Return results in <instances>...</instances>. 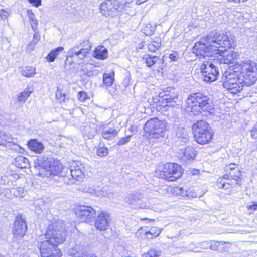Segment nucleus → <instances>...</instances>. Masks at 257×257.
<instances>
[{"label": "nucleus", "mask_w": 257, "mask_h": 257, "mask_svg": "<svg viewBox=\"0 0 257 257\" xmlns=\"http://www.w3.org/2000/svg\"><path fill=\"white\" fill-rule=\"evenodd\" d=\"M231 44L227 35L223 33L212 31L207 36L202 38V40L195 43L192 52L199 58L212 56L217 53L219 48L225 51L230 48Z\"/></svg>", "instance_id": "obj_1"}, {"label": "nucleus", "mask_w": 257, "mask_h": 257, "mask_svg": "<svg viewBox=\"0 0 257 257\" xmlns=\"http://www.w3.org/2000/svg\"><path fill=\"white\" fill-rule=\"evenodd\" d=\"M65 227L61 223H55L48 226L44 234L46 240L39 244L41 257H48L49 254L58 250L57 245L65 240Z\"/></svg>", "instance_id": "obj_2"}, {"label": "nucleus", "mask_w": 257, "mask_h": 257, "mask_svg": "<svg viewBox=\"0 0 257 257\" xmlns=\"http://www.w3.org/2000/svg\"><path fill=\"white\" fill-rule=\"evenodd\" d=\"M186 110L188 112L198 115L200 109L210 114L215 112L214 104L210 98L202 93L191 94L186 101Z\"/></svg>", "instance_id": "obj_3"}, {"label": "nucleus", "mask_w": 257, "mask_h": 257, "mask_svg": "<svg viewBox=\"0 0 257 257\" xmlns=\"http://www.w3.org/2000/svg\"><path fill=\"white\" fill-rule=\"evenodd\" d=\"M37 166L40 167L39 174L43 177H51L59 175L62 171V165L57 160L40 156L35 160Z\"/></svg>", "instance_id": "obj_4"}, {"label": "nucleus", "mask_w": 257, "mask_h": 257, "mask_svg": "<svg viewBox=\"0 0 257 257\" xmlns=\"http://www.w3.org/2000/svg\"><path fill=\"white\" fill-rule=\"evenodd\" d=\"M231 70L237 71L247 80V85H251L257 80V64L250 60L240 61L230 67Z\"/></svg>", "instance_id": "obj_5"}, {"label": "nucleus", "mask_w": 257, "mask_h": 257, "mask_svg": "<svg viewBox=\"0 0 257 257\" xmlns=\"http://www.w3.org/2000/svg\"><path fill=\"white\" fill-rule=\"evenodd\" d=\"M237 71L231 70L230 68L225 73L223 86L232 94L240 92L244 85H247V80L244 76L237 74Z\"/></svg>", "instance_id": "obj_6"}, {"label": "nucleus", "mask_w": 257, "mask_h": 257, "mask_svg": "<svg viewBox=\"0 0 257 257\" xmlns=\"http://www.w3.org/2000/svg\"><path fill=\"white\" fill-rule=\"evenodd\" d=\"M144 131L149 133L150 139L158 140L165 137L166 124L157 118H152L146 122L144 126Z\"/></svg>", "instance_id": "obj_7"}, {"label": "nucleus", "mask_w": 257, "mask_h": 257, "mask_svg": "<svg viewBox=\"0 0 257 257\" xmlns=\"http://www.w3.org/2000/svg\"><path fill=\"white\" fill-rule=\"evenodd\" d=\"M192 130L194 138L198 144H207L212 138L213 132L205 121H198L192 126Z\"/></svg>", "instance_id": "obj_8"}, {"label": "nucleus", "mask_w": 257, "mask_h": 257, "mask_svg": "<svg viewBox=\"0 0 257 257\" xmlns=\"http://www.w3.org/2000/svg\"><path fill=\"white\" fill-rule=\"evenodd\" d=\"M123 5L117 0H105L100 6V12L106 17H115L119 15Z\"/></svg>", "instance_id": "obj_9"}, {"label": "nucleus", "mask_w": 257, "mask_h": 257, "mask_svg": "<svg viewBox=\"0 0 257 257\" xmlns=\"http://www.w3.org/2000/svg\"><path fill=\"white\" fill-rule=\"evenodd\" d=\"M183 172L181 166L174 163L167 164L161 171L160 177L169 181H174L181 177Z\"/></svg>", "instance_id": "obj_10"}, {"label": "nucleus", "mask_w": 257, "mask_h": 257, "mask_svg": "<svg viewBox=\"0 0 257 257\" xmlns=\"http://www.w3.org/2000/svg\"><path fill=\"white\" fill-rule=\"evenodd\" d=\"M201 78L207 83L217 80L219 72L210 61H204L201 66Z\"/></svg>", "instance_id": "obj_11"}, {"label": "nucleus", "mask_w": 257, "mask_h": 257, "mask_svg": "<svg viewBox=\"0 0 257 257\" xmlns=\"http://www.w3.org/2000/svg\"><path fill=\"white\" fill-rule=\"evenodd\" d=\"M87 55L82 49L77 45L70 48L67 52V57L65 62V66H70L73 63L80 65L84 62V59Z\"/></svg>", "instance_id": "obj_12"}, {"label": "nucleus", "mask_w": 257, "mask_h": 257, "mask_svg": "<svg viewBox=\"0 0 257 257\" xmlns=\"http://www.w3.org/2000/svg\"><path fill=\"white\" fill-rule=\"evenodd\" d=\"M178 94L174 88L167 87V90L159 94V102L163 106L174 107L178 101Z\"/></svg>", "instance_id": "obj_13"}, {"label": "nucleus", "mask_w": 257, "mask_h": 257, "mask_svg": "<svg viewBox=\"0 0 257 257\" xmlns=\"http://www.w3.org/2000/svg\"><path fill=\"white\" fill-rule=\"evenodd\" d=\"M27 231V226L25 217L21 214H18L14 219L12 232L15 238L23 237Z\"/></svg>", "instance_id": "obj_14"}, {"label": "nucleus", "mask_w": 257, "mask_h": 257, "mask_svg": "<svg viewBox=\"0 0 257 257\" xmlns=\"http://www.w3.org/2000/svg\"><path fill=\"white\" fill-rule=\"evenodd\" d=\"M95 213V211L92 207L85 206H80L76 212V215L82 221L88 223L92 222Z\"/></svg>", "instance_id": "obj_15"}, {"label": "nucleus", "mask_w": 257, "mask_h": 257, "mask_svg": "<svg viewBox=\"0 0 257 257\" xmlns=\"http://www.w3.org/2000/svg\"><path fill=\"white\" fill-rule=\"evenodd\" d=\"M110 220L109 215L105 211L98 214L94 222L95 227L99 231H105L109 227Z\"/></svg>", "instance_id": "obj_16"}, {"label": "nucleus", "mask_w": 257, "mask_h": 257, "mask_svg": "<svg viewBox=\"0 0 257 257\" xmlns=\"http://www.w3.org/2000/svg\"><path fill=\"white\" fill-rule=\"evenodd\" d=\"M85 167L80 162H74L70 166V173L73 179L80 181L84 177Z\"/></svg>", "instance_id": "obj_17"}, {"label": "nucleus", "mask_w": 257, "mask_h": 257, "mask_svg": "<svg viewBox=\"0 0 257 257\" xmlns=\"http://www.w3.org/2000/svg\"><path fill=\"white\" fill-rule=\"evenodd\" d=\"M68 254L74 257H96L94 254L86 252L82 246L76 245L68 250Z\"/></svg>", "instance_id": "obj_18"}, {"label": "nucleus", "mask_w": 257, "mask_h": 257, "mask_svg": "<svg viewBox=\"0 0 257 257\" xmlns=\"http://www.w3.org/2000/svg\"><path fill=\"white\" fill-rule=\"evenodd\" d=\"M146 66L151 67L156 64H159L163 62V60L159 56H154L150 54H146L143 57Z\"/></svg>", "instance_id": "obj_19"}, {"label": "nucleus", "mask_w": 257, "mask_h": 257, "mask_svg": "<svg viewBox=\"0 0 257 257\" xmlns=\"http://www.w3.org/2000/svg\"><path fill=\"white\" fill-rule=\"evenodd\" d=\"M237 56V54L236 52L231 51H225L222 55L220 56V58H219L220 61L221 63L230 64L233 63Z\"/></svg>", "instance_id": "obj_20"}, {"label": "nucleus", "mask_w": 257, "mask_h": 257, "mask_svg": "<svg viewBox=\"0 0 257 257\" xmlns=\"http://www.w3.org/2000/svg\"><path fill=\"white\" fill-rule=\"evenodd\" d=\"M196 157V151L192 147L188 146L184 150L183 155L182 157L183 161L186 163L190 162Z\"/></svg>", "instance_id": "obj_21"}, {"label": "nucleus", "mask_w": 257, "mask_h": 257, "mask_svg": "<svg viewBox=\"0 0 257 257\" xmlns=\"http://www.w3.org/2000/svg\"><path fill=\"white\" fill-rule=\"evenodd\" d=\"M93 57L100 60H105L108 57L107 49L103 46H98L93 52Z\"/></svg>", "instance_id": "obj_22"}, {"label": "nucleus", "mask_w": 257, "mask_h": 257, "mask_svg": "<svg viewBox=\"0 0 257 257\" xmlns=\"http://www.w3.org/2000/svg\"><path fill=\"white\" fill-rule=\"evenodd\" d=\"M28 146L29 148L37 153H41L43 152L44 149L43 144L38 142L35 139H31L28 143Z\"/></svg>", "instance_id": "obj_23"}, {"label": "nucleus", "mask_w": 257, "mask_h": 257, "mask_svg": "<svg viewBox=\"0 0 257 257\" xmlns=\"http://www.w3.org/2000/svg\"><path fill=\"white\" fill-rule=\"evenodd\" d=\"M176 136L177 141L186 144L188 141V133L183 127H179L176 130Z\"/></svg>", "instance_id": "obj_24"}, {"label": "nucleus", "mask_w": 257, "mask_h": 257, "mask_svg": "<svg viewBox=\"0 0 257 257\" xmlns=\"http://www.w3.org/2000/svg\"><path fill=\"white\" fill-rule=\"evenodd\" d=\"M31 91L25 90L24 91L19 93L16 98V104L18 107H21L26 101V100L30 96Z\"/></svg>", "instance_id": "obj_25"}, {"label": "nucleus", "mask_w": 257, "mask_h": 257, "mask_svg": "<svg viewBox=\"0 0 257 257\" xmlns=\"http://www.w3.org/2000/svg\"><path fill=\"white\" fill-rule=\"evenodd\" d=\"M14 164L17 168L23 169L29 166V160L23 156H18L15 159Z\"/></svg>", "instance_id": "obj_26"}, {"label": "nucleus", "mask_w": 257, "mask_h": 257, "mask_svg": "<svg viewBox=\"0 0 257 257\" xmlns=\"http://www.w3.org/2000/svg\"><path fill=\"white\" fill-rule=\"evenodd\" d=\"M117 131L114 128L109 127L108 129H104L102 132V137L106 140L113 139L117 135Z\"/></svg>", "instance_id": "obj_27"}, {"label": "nucleus", "mask_w": 257, "mask_h": 257, "mask_svg": "<svg viewBox=\"0 0 257 257\" xmlns=\"http://www.w3.org/2000/svg\"><path fill=\"white\" fill-rule=\"evenodd\" d=\"M14 139L11 135L6 134L5 133L0 131V146H6L8 143H13Z\"/></svg>", "instance_id": "obj_28"}, {"label": "nucleus", "mask_w": 257, "mask_h": 257, "mask_svg": "<svg viewBox=\"0 0 257 257\" xmlns=\"http://www.w3.org/2000/svg\"><path fill=\"white\" fill-rule=\"evenodd\" d=\"M76 45L82 49V51L85 52L87 55L92 47L90 42L88 40L80 41L79 43Z\"/></svg>", "instance_id": "obj_29"}, {"label": "nucleus", "mask_w": 257, "mask_h": 257, "mask_svg": "<svg viewBox=\"0 0 257 257\" xmlns=\"http://www.w3.org/2000/svg\"><path fill=\"white\" fill-rule=\"evenodd\" d=\"M161 45V40L160 38H158L156 40L151 41L149 42L148 44V48L150 51L155 52L156 50L159 49Z\"/></svg>", "instance_id": "obj_30"}, {"label": "nucleus", "mask_w": 257, "mask_h": 257, "mask_svg": "<svg viewBox=\"0 0 257 257\" xmlns=\"http://www.w3.org/2000/svg\"><path fill=\"white\" fill-rule=\"evenodd\" d=\"M63 47H59L53 49L47 56L46 58L49 62H53L59 53L63 50Z\"/></svg>", "instance_id": "obj_31"}, {"label": "nucleus", "mask_w": 257, "mask_h": 257, "mask_svg": "<svg viewBox=\"0 0 257 257\" xmlns=\"http://www.w3.org/2000/svg\"><path fill=\"white\" fill-rule=\"evenodd\" d=\"M162 231L163 229L154 227H152L149 231L146 232V234L148 238L152 239L158 236Z\"/></svg>", "instance_id": "obj_32"}, {"label": "nucleus", "mask_w": 257, "mask_h": 257, "mask_svg": "<svg viewBox=\"0 0 257 257\" xmlns=\"http://www.w3.org/2000/svg\"><path fill=\"white\" fill-rule=\"evenodd\" d=\"M21 74L24 76L31 77L35 74V68L32 66H26L22 69Z\"/></svg>", "instance_id": "obj_33"}, {"label": "nucleus", "mask_w": 257, "mask_h": 257, "mask_svg": "<svg viewBox=\"0 0 257 257\" xmlns=\"http://www.w3.org/2000/svg\"><path fill=\"white\" fill-rule=\"evenodd\" d=\"M103 81L106 86H110L113 83L114 78L111 74L105 73L103 75Z\"/></svg>", "instance_id": "obj_34"}, {"label": "nucleus", "mask_w": 257, "mask_h": 257, "mask_svg": "<svg viewBox=\"0 0 257 257\" xmlns=\"http://www.w3.org/2000/svg\"><path fill=\"white\" fill-rule=\"evenodd\" d=\"M138 197L139 196L137 195L130 194L125 198V202L132 205L134 208Z\"/></svg>", "instance_id": "obj_35"}, {"label": "nucleus", "mask_w": 257, "mask_h": 257, "mask_svg": "<svg viewBox=\"0 0 257 257\" xmlns=\"http://www.w3.org/2000/svg\"><path fill=\"white\" fill-rule=\"evenodd\" d=\"M136 202L135 204L134 208L135 209H146L148 208L147 205L142 199H141L139 197L138 198L137 200H136Z\"/></svg>", "instance_id": "obj_36"}, {"label": "nucleus", "mask_w": 257, "mask_h": 257, "mask_svg": "<svg viewBox=\"0 0 257 257\" xmlns=\"http://www.w3.org/2000/svg\"><path fill=\"white\" fill-rule=\"evenodd\" d=\"M161 251L155 249L150 250L146 254V257H159L161 255Z\"/></svg>", "instance_id": "obj_37"}, {"label": "nucleus", "mask_w": 257, "mask_h": 257, "mask_svg": "<svg viewBox=\"0 0 257 257\" xmlns=\"http://www.w3.org/2000/svg\"><path fill=\"white\" fill-rule=\"evenodd\" d=\"M108 154V150L106 147L99 148L97 151V155L100 157H103Z\"/></svg>", "instance_id": "obj_38"}, {"label": "nucleus", "mask_w": 257, "mask_h": 257, "mask_svg": "<svg viewBox=\"0 0 257 257\" xmlns=\"http://www.w3.org/2000/svg\"><path fill=\"white\" fill-rule=\"evenodd\" d=\"M132 135H128L125 137H123L121 138L119 141L117 143V145L119 146H122L126 144H127L128 142H129L131 140V139L132 137Z\"/></svg>", "instance_id": "obj_39"}, {"label": "nucleus", "mask_w": 257, "mask_h": 257, "mask_svg": "<svg viewBox=\"0 0 257 257\" xmlns=\"http://www.w3.org/2000/svg\"><path fill=\"white\" fill-rule=\"evenodd\" d=\"M174 191L177 194L182 196L188 195L187 191L184 190L182 187H176L174 189Z\"/></svg>", "instance_id": "obj_40"}, {"label": "nucleus", "mask_w": 257, "mask_h": 257, "mask_svg": "<svg viewBox=\"0 0 257 257\" xmlns=\"http://www.w3.org/2000/svg\"><path fill=\"white\" fill-rule=\"evenodd\" d=\"M35 33L33 35V40L30 42V44L34 45H36L38 42L39 41L40 36L39 33L38 31L36 30L34 31Z\"/></svg>", "instance_id": "obj_41"}, {"label": "nucleus", "mask_w": 257, "mask_h": 257, "mask_svg": "<svg viewBox=\"0 0 257 257\" xmlns=\"http://www.w3.org/2000/svg\"><path fill=\"white\" fill-rule=\"evenodd\" d=\"M169 58L173 61H176L179 58V53L177 51H173L169 55Z\"/></svg>", "instance_id": "obj_42"}, {"label": "nucleus", "mask_w": 257, "mask_h": 257, "mask_svg": "<svg viewBox=\"0 0 257 257\" xmlns=\"http://www.w3.org/2000/svg\"><path fill=\"white\" fill-rule=\"evenodd\" d=\"M78 99L81 102H84L87 99V94L84 91L79 92Z\"/></svg>", "instance_id": "obj_43"}, {"label": "nucleus", "mask_w": 257, "mask_h": 257, "mask_svg": "<svg viewBox=\"0 0 257 257\" xmlns=\"http://www.w3.org/2000/svg\"><path fill=\"white\" fill-rule=\"evenodd\" d=\"M32 29L34 31H36L38 29L37 26L38 24V20L35 17L33 19L30 20Z\"/></svg>", "instance_id": "obj_44"}, {"label": "nucleus", "mask_w": 257, "mask_h": 257, "mask_svg": "<svg viewBox=\"0 0 257 257\" xmlns=\"http://www.w3.org/2000/svg\"><path fill=\"white\" fill-rule=\"evenodd\" d=\"M9 15V12L8 10L5 9H1L0 10V17L2 19H7Z\"/></svg>", "instance_id": "obj_45"}, {"label": "nucleus", "mask_w": 257, "mask_h": 257, "mask_svg": "<svg viewBox=\"0 0 257 257\" xmlns=\"http://www.w3.org/2000/svg\"><path fill=\"white\" fill-rule=\"evenodd\" d=\"M220 243L217 241H213L210 245V249L212 250H217L219 249V246Z\"/></svg>", "instance_id": "obj_46"}, {"label": "nucleus", "mask_w": 257, "mask_h": 257, "mask_svg": "<svg viewBox=\"0 0 257 257\" xmlns=\"http://www.w3.org/2000/svg\"><path fill=\"white\" fill-rule=\"evenodd\" d=\"M28 1L30 3L36 7H39L41 4V0H29Z\"/></svg>", "instance_id": "obj_47"}, {"label": "nucleus", "mask_w": 257, "mask_h": 257, "mask_svg": "<svg viewBox=\"0 0 257 257\" xmlns=\"http://www.w3.org/2000/svg\"><path fill=\"white\" fill-rule=\"evenodd\" d=\"M251 136L254 139H257V128H255V126L251 131Z\"/></svg>", "instance_id": "obj_48"}, {"label": "nucleus", "mask_w": 257, "mask_h": 257, "mask_svg": "<svg viewBox=\"0 0 257 257\" xmlns=\"http://www.w3.org/2000/svg\"><path fill=\"white\" fill-rule=\"evenodd\" d=\"M218 183L222 184L223 186H226L227 185H230V183H226L223 178H219L217 180Z\"/></svg>", "instance_id": "obj_49"}, {"label": "nucleus", "mask_w": 257, "mask_h": 257, "mask_svg": "<svg viewBox=\"0 0 257 257\" xmlns=\"http://www.w3.org/2000/svg\"><path fill=\"white\" fill-rule=\"evenodd\" d=\"M200 246L203 249H208L209 247L210 248V244L207 242H204L201 243Z\"/></svg>", "instance_id": "obj_50"}, {"label": "nucleus", "mask_w": 257, "mask_h": 257, "mask_svg": "<svg viewBox=\"0 0 257 257\" xmlns=\"http://www.w3.org/2000/svg\"><path fill=\"white\" fill-rule=\"evenodd\" d=\"M27 15L30 20L35 18L34 14L31 10H29L27 11Z\"/></svg>", "instance_id": "obj_51"}, {"label": "nucleus", "mask_w": 257, "mask_h": 257, "mask_svg": "<svg viewBox=\"0 0 257 257\" xmlns=\"http://www.w3.org/2000/svg\"><path fill=\"white\" fill-rule=\"evenodd\" d=\"M248 209L252 210H257V203L254 202L253 205L248 206Z\"/></svg>", "instance_id": "obj_52"}, {"label": "nucleus", "mask_w": 257, "mask_h": 257, "mask_svg": "<svg viewBox=\"0 0 257 257\" xmlns=\"http://www.w3.org/2000/svg\"><path fill=\"white\" fill-rule=\"evenodd\" d=\"M240 175V171H238V175H231L230 176V177H231V179H234L235 180H238L240 178V177H239Z\"/></svg>", "instance_id": "obj_53"}, {"label": "nucleus", "mask_w": 257, "mask_h": 257, "mask_svg": "<svg viewBox=\"0 0 257 257\" xmlns=\"http://www.w3.org/2000/svg\"><path fill=\"white\" fill-rule=\"evenodd\" d=\"M145 33L146 34V35H151L154 33V28H153V29H151L150 30V31H147V27H146V29L145 30Z\"/></svg>", "instance_id": "obj_54"}, {"label": "nucleus", "mask_w": 257, "mask_h": 257, "mask_svg": "<svg viewBox=\"0 0 257 257\" xmlns=\"http://www.w3.org/2000/svg\"><path fill=\"white\" fill-rule=\"evenodd\" d=\"M231 175V174H225L223 176V178L224 179V180H230V179H231V177H230V176Z\"/></svg>", "instance_id": "obj_55"}, {"label": "nucleus", "mask_w": 257, "mask_h": 257, "mask_svg": "<svg viewBox=\"0 0 257 257\" xmlns=\"http://www.w3.org/2000/svg\"><path fill=\"white\" fill-rule=\"evenodd\" d=\"M129 130L131 132H137V128L135 126H133V125H132L130 128H129Z\"/></svg>", "instance_id": "obj_56"}, {"label": "nucleus", "mask_w": 257, "mask_h": 257, "mask_svg": "<svg viewBox=\"0 0 257 257\" xmlns=\"http://www.w3.org/2000/svg\"><path fill=\"white\" fill-rule=\"evenodd\" d=\"M217 186L220 188H223L225 190L228 189V187H226V186H223L222 184L218 183V182H217Z\"/></svg>", "instance_id": "obj_57"}, {"label": "nucleus", "mask_w": 257, "mask_h": 257, "mask_svg": "<svg viewBox=\"0 0 257 257\" xmlns=\"http://www.w3.org/2000/svg\"><path fill=\"white\" fill-rule=\"evenodd\" d=\"M147 0H137L136 3L138 4V5H140V4H142L145 2H146Z\"/></svg>", "instance_id": "obj_58"}, {"label": "nucleus", "mask_w": 257, "mask_h": 257, "mask_svg": "<svg viewBox=\"0 0 257 257\" xmlns=\"http://www.w3.org/2000/svg\"><path fill=\"white\" fill-rule=\"evenodd\" d=\"M242 1V0H228V2L229 3L234 2L235 3H239Z\"/></svg>", "instance_id": "obj_59"}, {"label": "nucleus", "mask_w": 257, "mask_h": 257, "mask_svg": "<svg viewBox=\"0 0 257 257\" xmlns=\"http://www.w3.org/2000/svg\"><path fill=\"white\" fill-rule=\"evenodd\" d=\"M144 221H154L155 220L154 219H148V218H144V219H142Z\"/></svg>", "instance_id": "obj_60"}, {"label": "nucleus", "mask_w": 257, "mask_h": 257, "mask_svg": "<svg viewBox=\"0 0 257 257\" xmlns=\"http://www.w3.org/2000/svg\"><path fill=\"white\" fill-rule=\"evenodd\" d=\"M89 193L91 194H94V193H96L95 190H91V191H89Z\"/></svg>", "instance_id": "obj_61"}, {"label": "nucleus", "mask_w": 257, "mask_h": 257, "mask_svg": "<svg viewBox=\"0 0 257 257\" xmlns=\"http://www.w3.org/2000/svg\"><path fill=\"white\" fill-rule=\"evenodd\" d=\"M230 169L231 170H233V169H234V168H233V167H230Z\"/></svg>", "instance_id": "obj_62"}, {"label": "nucleus", "mask_w": 257, "mask_h": 257, "mask_svg": "<svg viewBox=\"0 0 257 257\" xmlns=\"http://www.w3.org/2000/svg\"><path fill=\"white\" fill-rule=\"evenodd\" d=\"M193 251L195 252H200L199 251H197V250Z\"/></svg>", "instance_id": "obj_63"}, {"label": "nucleus", "mask_w": 257, "mask_h": 257, "mask_svg": "<svg viewBox=\"0 0 257 257\" xmlns=\"http://www.w3.org/2000/svg\"><path fill=\"white\" fill-rule=\"evenodd\" d=\"M254 126H255V128H257V123L255 124Z\"/></svg>", "instance_id": "obj_64"}]
</instances>
